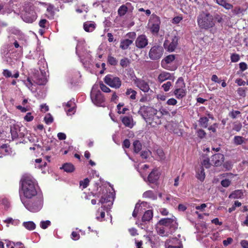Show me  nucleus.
<instances>
[{"label": "nucleus", "instance_id": "1", "mask_svg": "<svg viewBox=\"0 0 248 248\" xmlns=\"http://www.w3.org/2000/svg\"><path fill=\"white\" fill-rule=\"evenodd\" d=\"M21 189L20 191V197L22 194L27 199H31L37 194L35 180L30 175L23 176L21 180Z\"/></svg>", "mask_w": 248, "mask_h": 248}, {"label": "nucleus", "instance_id": "2", "mask_svg": "<svg viewBox=\"0 0 248 248\" xmlns=\"http://www.w3.org/2000/svg\"><path fill=\"white\" fill-rule=\"evenodd\" d=\"M198 23L200 28L208 29L215 25L213 16L210 14L203 13L198 19Z\"/></svg>", "mask_w": 248, "mask_h": 248}, {"label": "nucleus", "instance_id": "3", "mask_svg": "<svg viewBox=\"0 0 248 248\" xmlns=\"http://www.w3.org/2000/svg\"><path fill=\"white\" fill-rule=\"evenodd\" d=\"M164 52V48L161 46L155 45L151 47L148 56L151 60L157 61L162 57Z\"/></svg>", "mask_w": 248, "mask_h": 248}, {"label": "nucleus", "instance_id": "4", "mask_svg": "<svg viewBox=\"0 0 248 248\" xmlns=\"http://www.w3.org/2000/svg\"><path fill=\"white\" fill-rule=\"evenodd\" d=\"M163 226L165 228H169V231H172L173 232L178 228V224L176 222V218L172 216L170 218H164L161 219L158 222V226Z\"/></svg>", "mask_w": 248, "mask_h": 248}, {"label": "nucleus", "instance_id": "5", "mask_svg": "<svg viewBox=\"0 0 248 248\" xmlns=\"http://www.w3.org/2000/svg\"><path fill=\"white\" fill-rule=\"evenodd\" d=\"M105 82L112 88H119L121 86V80L119 78L111 75L106 76L104 78Z\"/></svg>", "mask_w": 248, "mask_h": 248}, {"label": "nucleus", "instance_id": "6", "mask_svg": "<svg viewBox=\"0 0 248 248\" xmlns=\"http://www.w3.org/2000/svg\"><path fill=\"white\" fill-rule=\"evenodd\" d=\"M160 18L156 15H152L149 22L151 31L153 33H157L160 29Z\"/></svg>", "mask_w": 248, "mask_h": 248}, {"label": "nucleus", "instance_id": "7", "mask_svg": "<svg viewBox=\"0 0 248 248\" xmlns=\"http://www.w3.org/2000/svg\"><path fill=\"white\" fill-rule=\"evenodd\" d=\"M92 102L97 106H102L105 100L102 93L100 91H92L91 93Z\"/></svg>", "mask_w": 248, "mask_h": 248}, {"label": "nucleus", "instance_id": "8", "mask_svg": "<svg viewBox=\"0 0 248 248\" xmlns=\"http://www.w3.org/2000/svg\"><path fill=\"white\" fill-rule=\"evenodd\" d=\"M179 38L175 35L171 37L170 41L167 40L164 43V47L167 49L169 51H173L178 46Z\"/></svg>", "mask_w": 248, "mask_h": 248}, {"label": "nucleus", "instance_id": "9", "mask_svg": "<svg viewBox=\"0 0 248 248\" xmlns=\"http://www.w3.org/2000/svg\"><path fill=\"white\" fill-rule=\"evenodd\" d=\"M21 201L25 207L29 211L32 212H36L40 210L42 207V202L41 200H38L35 204L33 203H27L21 197Z\"/></svg>", "mask_w": 248, "mask_h": 248}, {"label": "nucleus", "instance_id": "10", "mask_svg": "<svg viewBox=\"0 0 248 248\" xmlns=\"http://www.w3.org/2000/svg\"><path fill=\"white\" fill-rule=\"evenodd\" d=\"M148 44V40L147 37L142 34L139 35L135 41V45L139 48H145Z\"/></svg>", "mask_w": 248, "mask_h": 248}, {"label": "nucleus", "instance_id": "11", "mask_svg": "<svg viewBox=\"0 0 248 248\" xmlns=\"http://www.w3.org/2000/svg\"><path fill=\"white\" fill-rule=\"evenodd\" d=\"M134 83L140 90L144 93H147L150 90V87L148 83L144 80L136 78V79L134 80Z\"/></svg>", "mask_w": 248, "mask_h": 248}, {"label": "nucleus", "instance_id": "12", "mask_svg": "<svg viewBox=\"0 0 248 248\" xmlns=\"http://www.w3.org/2000/svg\"><path fill=\"white\" fill-rule=\"evenodd\" d=\"M224 156L221 154H216L213 155L211 157V162L212 164L215 166H220L224 161Z\"/></svg>", "mask_w": 248, "mask_h": 248}, {"label": "nucleus", "instance_id": "13", "mask_svg": "<svg viewBox=\"0 0 248 248\" xmlns=\"http://www.w3.org/2000/svg\"><path fill=\"white\" fill-rule=\"evenodd\" d=\"M156 230L157 233L162 236H167L173 232L172 231H167L163 226L156 225Z\"/></svg>", "mask_w": 248, "mask_h": 248}, {"label": "nucleus", "instance_id": "14", "mask_svg": "<svg viewBox=\"0 0 248 248\" xmlns=\"http://www.w3.org/2000/svg\"><path fill=\"white\" fill-rule=\"evenodd\" d=\"M243 197V191L240 189L233 191L229 196V198L232 199H242Z\"/></svg>", "mask_w": 248, "mask_h": 248}, {"label": "nucleus", "instance_id": "15", "mask_svg": "<svg viewBox=\"0 0 248 248\" xmlns=\"http://www.w3.org/2000/svg\"><path fill=\"white\" fill-rule=\"evenodd\" d=\"M170 73L166 71H162L159 74L157 80L159 82L162 83L167 79H170Z\"/></svg>", "mask_w": 248, "mask_h": 248}, {"label": "nucleus", "instance_id": "16", "mask_svg": "<svg viewBox=\"0 0 248 248\" xmlns=\"http://www.w3.org/2000/svg\"><path fill=\"white\" fill-rule=\"evenodd\" d=\"M159 178V173L157 170H153L148 175V180L150 183H155Z\"/></svg>", "mask_w": 248, "mask_h": 248}, {"label": "nucleus", "instance_id": "17", "mask_svg": "<svg viewBox=\"0 0 248 248\" xmlns=\"http://www.w3.org/2000/svg\"><path fill=\"white\" fill-rule=\"evenodd\" d=\"M173 93L177 98L182 99L186 95V89H175L173 92Z\"/></svg>", "mask_w": 248, "mask_h": 248}, {"label": "nucleus", "instance_id": "18", "mask_svg": "<svg viewBox=\"0 0 248 248\" xmlns=\"http://www.w3.org/2000/svg\"><path fill=\"white\" fill-rule=\"evenodd\" d=\"M175 59V55H169L166 57L162 61H161V65L162 67L166 68V66L167 64L171 63L173 62Z\"/></svg>", "mask_w": 248, "mask_h": 248}, {"label": "nucleus", "instance_id": "19", "mask_svg": "<svg viewBox=\"0 0 248 248\" xmlns=\"http://www.w3.org/2000/svg\"><path fill=\"white\" fill-rule=\"evenodd\" d=\"M173 242H176L177 244L180 243V241L176 238H172L167 240L165 242V245L167 248H181L182 246H173L172 245Z\"/></svg>", "mask_w": 248, "mask_h": 248}, {"label": "nucleus", "instance_id": "20", "mask_svg": "<svg viewBox=\"0 0 248 248\" xmlns=\"http://www.w3.org/2000/svg\"><path fill=\"white\" fill-rule=\"evenodd\" d=\"M130 4L129 3H126L125 4L121 5L118 10V14L120 16H123L125 15L128 11V6Z\"/></svg>", "mask_w": 248, "mask_h": 248}, {"label": "nucleus", "instance_id": "21", "mask_svg": "<svg viewBox=\"0 0 248 248\" xmlns=\"http://www.w3.org/2000/svg\"><path fill=\"white\" fill-rule=\"evenodd\" d=\"M216 2L219 5L222 6L226 10L232 9L233 5L227 2L226 0H216Z\"/></svg>", "mask_w": 248, "mask_h": 248}, {"label": "nucleus", "instance_id": "22", "mask_svg": "<svg viewBox=\"0 0 248 248\" xmlns=\"http://www.w3.org/2000/svg\"><path fill=\"white\" fill-rule=\"evenodd\" d=\"M133 40L128 39L122 40L120 43V47L122 49H126L133 43Z\"/></svg>", "mask_w": 248, "mask_h": 248}, {"label": "nucleus", "instance_id": "23", "mask_svg": "<svg viewBox=\"0 0 248 248\" xmlns=\"http://www.w3.org/2000/svg\"><path fill=\"white\" fill-rule=\"evenodd\" d=\"M153 217V212L151 210L146 211L143 214L142 217L143 222L149 221L152 219Z\"/></svg>", "mask_w": 248, "mask_h": 248}, {"label": "nucleus", "instance_id": "24", "mask_svg": "<svg viewBox=\"0 0 248 248\" xmlns=\"http://www.w3.org/2000/svg\"><path fill=\"white\" fill-rule=\"evenodd\" d=\"M142 197L144 198H148L153 200H156L157 199V196L152 190H147L144 192L142 194Z\"/></svg>", "mask_w": 248, "mask_h": 248}, {"label": "nucleus", "instance_id": "25", "mask_svg": "<svg viewBox=\"0 0 248 248\" xmlns=\"http://www.w3.org/2000/svg\"><path fill=\"white\" fill-rule=\"evenodd\" d=\"M34 78V82L39 85H44L46 82V78L42 75L35 76Z\"/></svg>", "mask_w": 248, "mask_h": 248}, {"label": "nucleus", "instance_id": "26", "mask_svg": "<svg viewBox=\"0 0 248 248\" xmlns=\"http://www.w3.org/2000/svg\"><path fill=\"white\" fill-rule=\"evenodd\" d=\"M36 19V15L34 12H32L31 14H26L24 16V21L28 23H32Z\"/></svg>", "mask_w": 248, "mask_h": 248}, {"label": "nucleus", "instance_id": "27", "mask_svg": "<svg viewBox=\"0 0 248 248\" xmlns=\"http://www.w3.org/2000/svg\"><path fill=\"white\" fill-rule=\"evenodd\" d=\"M123 124L128 127L132 128L133 126V119L131 117L125 116L122 119Z\"/></svg>", "mask_w": 248, "mask_h": 248}, {"label": "nucleus", "instance_id": "28", "mask_svg": "<svg viewBox=\"0 0 248 248\" xmlns=\"http://www.w3.org/2000/svg\"><path fill=\"white\" fill-rule=\"evenodd\" d=\"M83 28L87 32H92L95 28V24L91 22H85L84 23Z\"/></svg>", "mask_w": 248, "mask_h": 248}, {"label": "nucleus", "instance_id": "29", "mask_svg": "<svg viewBox=\"0 0 248 248\" xmlns=\"http://www.w3.org/2000/svg\"><path fill=\"white\" fill-rule=\"evenodd\" d=\"M61 169H63L65 171L67 172H73L75 168L73 164L69 163H66L63 165V166L61 168Z\"/></svg>", "mask_w": 248, "mask_h": 248}, {"label": "nucleus", "instance_id": "30", "mask_svg": "<svg viewBox=\"0 0 248 248\" xmlns=\"http://www.w3.org/2000/svg\"><path fill=\"white\" fill-rule=\"evenodd\" d=\"M175 88L178 89H186L185 83L182 78H179L177 79V81L176 82Z\"/></svg>", "mask_w": 248, "mask_h": 248}, {"label": "nucleus", "instance_id": "31", "mask_svg": "<svg viewBox=\"0 0 248 248\" xmlns=\"http://www.w3.org/2000/svg\"><path fill=\"white\" fill-rule=\"evenodd\" d=\"M205 177L204 170L202 167H201L197 172V178L200 181H203L205 179Z\"/></svg>", "mask_w": 248, "mask_h": 248}, {"label": "nucleus", "instance_id": "32", "mask_svg": "<svg viewBox=\"0 0 248 248\" xmlns=\"http://www.w3.org/2000/svg\"><path fill=\"white\" fill-rule=\"evenodd\" d=\"M209 119L206 117H202L199 120V123L200 125L203 128H207L208 126V123Z\"/></svg>", "mask_w": 248, "mask_h": 248}, {"label": "nucleus", "instance_id": "33", "mask_svg": "<svg viewBox=\"0 0 248 248\" xmlns=\"http://www.w3.org/2000/svg\"><path fill=\"white\" fill-rule=\"evenodd\" d=\"M23 226L29 230H33L35 229L36 225L32 221L24 222L23 223Z\"/></svg>", "mask_w": 248, "mask_h": 248}, {"label": "nucleus", "instance_id": "34", "mask_svg": "<svg viewBox=\"0 0 248 248\" xmlns=\"http://www.w3.org/2000/svg\"><path fill=\"white\" fill-rule=\"evenodd\" d=\"M134 151L136 153H138L141 149V144L139 140H135L133 143Z\"/></svg>", "mask_w": 248, "mask_h": 248}, {"label": "nucleus", "instance_id": "35", "mask_svg": "<svg viewBox=\"0 0 248 248\" xmlns=\"http://www.w3.org/2000/svg\"><path fill=\"white\" fill-rule=\"evenodd\" d=\"M234 143L237 145H241L245 142V138L241 136H236L233 139Z\"/></svg>", "mask_w": 248, "mask_h": 248}, {"label": "nucleus", "instance_id": "36", "mask_svg": "<svg viewBox=\"0 0 248 248\" xmlns=\"http://www.w3.org/2000/svg\"><path fill=\"white\" fill-rule=\"evenodd\" d=\"M125 93L127 95H129V97L131 99L134 100L136 99L137 92L135 90H133L132 89H127Z\"/></svg>", "mask_w": 248, "mask_h": 248}, {"label": "nucleus", "instance_id": "37", "mask_svg": "<svg viewBox=\"0 0 248 248\" xmlns=\"http://www.w3.org/2000/svg\"><path fill=\"white\" fill-rule=\"evenodd\" d=\"M72 103L68 102L66 103L65 107V110L67 112V114H71L70 113L74 111V107H72Z\"/></svg>", "mask_w": 248, "mask_h": 248}, {"label": "nucleus", "instance_id": "38", "mask_svg": "<svg viewBox=\"0 0 248 248\" xmlns=\"http://www.w3.org/2000/svg\"><path fill=\"white\" fill-rule=\"evenodd\" d=\"M11 133L12 138L16 139L18 137L17 129L16 126H11Z\"/></svg>", "mask_w": 248, "mask_h": 248}, {"label": "nucleus", "instance_id": "39", "mask_svg": "<svg viewBox=\"0 0 248 248\" xmlns=\"http://www.w3.org/2000/svg\"><path fill=\"white\" fill-rule=\"evenodd\" d=\"M171 86H172V82L170 81H168L166 83L163 84L161 86V87L165 92H167L170 90V89Z\"/></svg>", "mask_w": 248, "mask_h": 248}, {"label": "nucleus", "instance_id": "40", "mask_svg": "<svg viewBox=\"0 0 248 248\" xmlns=\"http://www.w3.org/2000/svg\"><path fill=\"white\" fill-rule=\"evenodd\" d=\"M130 63L129 60L127 58L122 59L120 61V65L123 67H127Z\"/></svg>", "mask_w": 248, "mask_h": 248}, {"label": "nucleus", "instance_id": "41", "mask_svg": "<svg viewBox=\"0 0 248 248\" xmlns=\"http://www.w3.org/2000/svg\"><path fill=\"white\" fill-rule=\"evenodd\" d=\"M108 62L111 65H116L118 63V61L116 58L111 56H108Z\"/></svg>", "mask_w": 248, "mask_h": 248}, {"label": "nucleus", "instance_id": "42", "mask_svg": "<svg viewBox=\"0 0 248 248\" xmlns=\"http://www.w3.org/2000/svg\"><path fill=\"white\" fill-rule=\"evenodd\" d=\"M242 204L240 202L238 201H236L234 202L233 205L228 209V211L229 213H231L232 212L234 211L236 207H240L241 206Z\"/></svg>", "mask_w": 248, "mask_h": 248}, {"label": "nucleus", "instance_id": "43", "mask_svg": "<svg viewBox=\"0 0 248 248\" xmlns=\"http://www.w3.org/2000/svg\"><path fill=\"white\" fill-rule=\"evenodd\" d=\"M212 164L210 162V160L209 158L206 157L205 159H204L202 162V167L204 166L205 168L208 169L210 168L211 165Z\"/></svg>", "mask_w": 248, "mask_h": 248}, {"label": "nucleus", "instance_id": "44", "mask_svg": "<svg viewBox=\"0 0 248 248\" xmlns=\"http://www.w3.org/2000/svg\"><path fill=\"white\" fill-rule=\"evenodd\" d=\"M44 121L46 124H50L53 121V117L50 115V113H48L45 117Z\"/></svg>", "mask_w": 248, "mask_h": 248}, {"label": "nucleus", "instance_id": "45", "mask_svg": "<svg viewBox=\"0 0 248 248\" xmlns=\"http://www.w3.org/2000/svg\"><path fill=\"white\" fill-rule=\"evenodd\" d=\"M89 182V179L86 178L83 181H80L79 184L80 186H82L83 188H85L88 186Z\"/></svg>", "mask_w": 248, "mask_h": 248}, {"label": "nucleus", "instance_id": "46", "mask_svg": "<svg viewBox=\"0 0 248 248\" xmlns=\"http://www.w3.org/2000/svg\"><path fill=\"white\" fill-rule=\"evenodd\" d=\"M51 224V222L49 220L42 221L40 222V227L43 229H46Z\"/></svg>", "mask_w": 248, "mask_h": 248}, {"label": "nucleus", "instance_id": "47", "mask_svg": "<svg viewBox=\"0 0 248 248\" xmlns=\"http://www.w3.org/2000/svg\"><path fill=\"white\" fill-rule=\"evenodd\" d=\"M99 87L101 90L105 93H109L111 91L110 89L102 82L100 83Z\"/></svg>", "mask_w": 248, "mask_h": 248}, {"label": "nucleus", "instance_id": "48", "mask_svg": "<svg viewBox=\"0 0 248 248\" xmlns=\"http://www.w3.org/2000/svg\"><path fill=\"white\" fill-rule=\"evenodd\" d=\"M156 154L160 160H163L165 158L164 153L162 149H157L156 151Z\"/></svg>", "mask_w": 248, "mask_h": 248}, {"label": "nucleus", "instance_id": "49", "mask_svg": "<svg viewBox=\"0 0 248 248\" xmlns=\"http://www.w3.org/2000/svg\"><path fill=\"white\" fill-rule=\"evenodd\" d=\"M151 152L149 150L143 151L141 152L140 156L143 159H146L150 155Z\"/></svg>", "mask_w": 248, "mask_h": 248}, {"label": "nucleus", "instance_id": "50", "mask_svg": "<svg viewBox=\"0 0 248 248\" xmlns=\"http://www.w3.org/2000/svg\"><path fill=\"white\" fill-rule=\"evenodd\" d=\"M197 135L198 137L200 138L201 139H202L205 137L206 134L203 130L201 129L197 131Z\"/></svg>", "mask_w": 248, "mask_h": 248}, {"label": "nucleus", "instance_id": "51", "mask_svg": "<svg viewBox=\"0 0 248 248\" xmlns=\"http://www.w3.org/2000/svg\"><path fill=\"white\" fill-rule=\"evenodd\" d=\"M221 185L225 187H228L231 184V181L229 179H224L221 182Z\"/></svg>", "mask_w": 248, "mask_h": 248}, {"label": "nucleus", "instance_id": "52", "mask_svg": "<svg viewBox=\"0 0 248 248\" xmlns=\"http://www.w3.org/2000/svg\"><path fill=\"white\" fill-rule=\"evenodd\" d=\"M246 89L243 88H239L237 90L238 94L242 96H245L246 95Z\"/></svg>", "mask_w": 248, "mask_h": 248}, {"label": "nucleus", "instance_id": "53", "mask_svg": "<svg viewBox=\"0 0 248 248\" xmlns=\"http://www.w3.org/2000/svg\"><path fill=\"white\" fill-rule=\"evenodd\" d=\"M240 114V112L238 110H235L232 111L229 115L231 117H232V119H235L236 118L237 116L238 115H239Z\"/></svg>", "mask_w": 248, "mask_h": 248}, {"label": "nucleus", "instance_id": "54", "mask_svg": "<svg viewBox=\"0 0 248 248\" xmlns=\"http://www.w3.org/2000/svg\"><path fill=\"white\" fill-rule=\"evenodd\" d=\"M2 74L6 78H10L12 77L11 71L8 69H4L2 72Z\"/></svg>", "mask_w": 248, "mask_h": 248}, {"label": "nucleus", "instance_id": "55", "mask_svg": "<svg viewBox=\"0 0 248 248\" xmlns=\"http://www.w3.org/2000/svg\"><path fill=\"white\" fill-rule=\"evenodd\" d=\"M177 100L173 98H170L167 101V104L168 105H175L177 104Z\"/></svg>", "mask_w": 248, "mask_h": 248}, {"label": "nucleus", "instance_id": "56", "mask_svg": "<svg viewBox=\"0 0 248 248\" xmlns=\"http://www.w3.org/2000/svg\"><path fill=\"white\" fill-rule=\"evenodd\" d=\"M240 57L238 54H233L231 56V61L232 62H237L239 60Z\"/></svg>", "mask_w": 248, "mask_h": 248}, {"label": "nucleus", "instance_id": "57", "mask_svg": "<svg viewBox=\"0 0 248 248\" xmlns=\"http://www.w3.org/2000/svg\"><path fill=\"white\" fill-rule=\"evenodd\" d=\"M80 235L76 232H73L71 234V238L74 240H77L79 239Z\"/></svg>", "mask_w": 248, "mask_h": 248}, {"label": "nucleus", "instance_id": "58", "mask_svg": "<svg viewBox=\"0 0 248 248\" xmlns=\"http://www.w3.org/2000/svg\"><path fill=\"white\" fill-rule=\"evenodd\" d=\"M232 241L233 240L231 237H229L226 240H223V244L224 246H227L229 244H231L232 243Z\"/></svg>", "mask_w": 248, "mask_h": 248}, {"label": "nucleus", "instance_id": "59", "mask_svg": "<svg viewBox=\"0 0 248 248\" xmlns=\"http://www.w3.org/2000/svg\"><path fill=\"white\" fill-rule=\"evenodd\" d=\"M207 207V205L205 203H202L200 206H196V209L197 210H200L201 211H203L204 210V209Z\"/></svg>", "mask_w": 248, "mask_h": 248}, {"label": "nucleus", "instance_id": "60", "mask_svg": "<svg viewBox=\"0 0 248 248\" xmlns=\"http://www.w3.org/2000/svg\"><path fill=\"white\" fill-rule=\"evenodd\" d=\"M33 119V117L31 116V113H28L24 117V119L27 122H30Z\"/></svg>", "mask_w": 248, "mask_h": 248}, {"label": "nucleus", "instance_id": "61", "mask_svg": "<svg viewBox=\"0 0 248 248\" xmlns=\"http://www.w3.org/2000/svg\"><path fill=\"white\" fill-rule=\"evenodd\" d=\"M239 67L242 71H244L247 69V65L246 63L242 62L239 63Z\"/></svg>", "mask_w": 248, "mask_h": 248}, {"label": "nucleus", "instance_id": "62", "mask_svg": "<svg viewBox=\"0 0 248 248\" xmlns=\"http://www.w3.org/2000/svg\"><path fill=\"white\" fill-rule=\"evenodd\" d=\"M130 141L128 139H125L124 140L123 143V147L128 148L130 147Z\"/></svg>", "mask_w": 248, "mask_h": 248}, {"label": "nucleus", "instance_id": "63", "mask_svg": "<svg viewBox=\"0 0 248 248\" xmlns=\"http://www.w3.org/2000/svg\"><path fill=\"white\" fill-rule=\"evenodd\" d=\"M236 83L239 86H244L246 84V82L241 78H238L235 80Z\"/></svg>", "mask_w": 248, "mask_h": 248}, {"label": "nucleus", "instance_id": "64", "mask_svg": "<svg viewBox=\"0 0 248 248\" xmlns=\"http://www.w3.org/2000/svg\"><path fill=\"white\" fill-rule=\"evenodd\" d=\"M241 245L243 248H248V241L243 240L241 242Z\"/></svg>", "mask_w": 248, "mask_h": 248}]
</instances>
